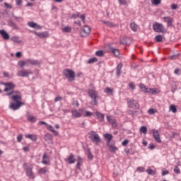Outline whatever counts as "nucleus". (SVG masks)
Wrapping results in <instances>:
<instances>
[{
    "instance_id": "15",
    "label": "nucleus",
    "mask_w": 181,
    "mask_h": 181,
    "mask_svg": "<svg viewBox=\"0 0 181 181\" xmlns=\"http://www.w3.org/2000/svg\"><path fill=\"white\" fill-rule=\"evenodd\" d=\"M28 26H29L30 28H33V29H37V30L42 29V27H40V25L33 21L28 22Z\"/></svg>"
},
{
    "instance_id": "59",
    "label": "nucleus",
    "mask_w": 181,
    "mask_h": 181,
    "mask_svg": "<svg viewBox=\"0 0 181 181\" xmlns=\"http://www.w3.org/2000/svg\"><path fill=\"white\" fill-rule=\"evenodd\" d=\"M62 96H57L54 98V102L57 103V101H62Z\"/></svg>"
},
{
    "instance_id": "12",
    "label": "nucleus",
    "mask_w": 181,
    "mask_h": 181,
    "mask_svg": "<svg viewBox=\"0 0 181 181\" xmlns=\"http://www.w3.org/2000/svg\"><path fill=\"white\" fill-rule=\"evenodd\" d=\"M3 85L6 86V88L4 90V91L5 93H8V91H9L11 90H13V88H15V86L13 85V83H11V82L4 83Z\"/></svg>"
},
{
    "instance_id": "64",
    "label": "nucleus",
    "mask_w": 181,
    "mask_h": 181,
    "mask_svg": "<svg viewBox=\"0 0 181 181\" xmlns=\"http://www.w3.org/2000/svg\"><path fill=\"white\" fill-rule=\"evenodd\" d=\"M144 170H145V168H144V167L137 168V171L138 172H144Z\"/></svg>"
},
{
    "instance_id": "63",
    "label": "nucleus",
    "mask_w": 181,
    "mask_h": 181,
    "mask_svg": "<svg viewBox=\"0 0 181 181\" xmlns=\"http://www.w3.org/2000/svg\"><path fill=\"white\" fill-rule=\"evenodd\" d=\"M171 9H173V11L177 9V4H172L171 5Z\"/></svg>"
},
{
    "instance_id": "21",
    "label": "nucleus",
    "mask_w": 181,
    "mask_h": 181,
    "mask_svg": "<svg viewBox=\"0 0 181 181\" xmlns=\"http://www.w3.org/2000/svg\"><path fill=\"white\" fill-rule=\"evenodd\" d=\"M102 22L103 23L106 25V26H107L108 28H114L115 26V24H114V23L112 22L105 21H102Z\"/></svg>"
},
{
    "instance_id": "17",
    "label": "nucleus",
    "mask_w": 181,
    "mask_h": 181,
    "mask_svg": "<svg viewBox=\"0 0 181 181\" xmlns=\"http://www.w3.org/2000/svg\"><path fill=\"white\" fill-rule=\"evenodd\" d=\"M67 163L71 165L76 162V158H74V155L73 153L70 154L69 157L66 160Z\"/></svg>"
},
{
    "instance_id": "47",
    "label": "nucleus",
    "mask_w": 181,
    "mask_h": 181,
    "mask_svg": "<svg viewBox=\"0 0 181 181\" xmlns=\"http://www.w3.org/2000/svg\"><path fill=\"white\" fill-rule=\"evenodd\" d=\"M93 153H91V151L90 149H88V158L90 160H93Z\"/></svg>"
},
{
    "instance_id": "51",
    "label": "nucleus",
    "mask_w": 181,
    "mask_h": 181,
    "mask_svg": "<svg viewBox=\"0 0 181 181\" xmlns=\"http://www.w3.org/2000/svg\"><path fill=\"white\" fill-rule=\"evenodd\" d=\"M22 139H23V135L19 134V135L17 136V142H21V141H22Z\"/></svg>"
},
{
    "instance_id": "5",
    "label": "nucleus",
    "mask_w": 181,
    "mask_h": 181,
    "mask_svg": "<svg viewBox=\"0 0 181 181\" xmlns=\"http://www.w3.org/2000/svg\"><path fill=\"white\" fill-rule=\"evenodd\" d=\"M30 74H33V72H32V70L30 69L26 71L21 70L17 72V76H18V77H29Z\"/></svg>"
},
{
    "instance_id": "38",
    "label": "nucleus",
    "mask_w": 181,
    "mask_h": 181,
    "mask_svg": "<svg viewBox=\"0 0 181 181\" xmlns=\"http://www.w3.org/2000/svg\"><path fill=\"white\" fill-rule=\"evenodd\" d=\"M156 42H162L163 40V36L162 35H158L155 37Z\"/></svg>"
},
{
    "instance_id": "3",
    "label": "nucleus",
    "mask_w": 181,
    "mask_h": 181,
    "mask_svg": "<svg viewBox=\"0 0 181 181\" xmlns=\"http://www.w3.org/2000/svg\"><path fill=\"white\" fill-rule=\"evenodd\" d=\"M89 139L92 142H95L96 144H98L101 142V139L100 138V136L95 133L94 131H91L90 133H88Z\"/></svg>"
},
{
    "instance_id": "57",
    "label": "nucleus",
    "mask_w": 181,
    "mask_h": 181,
    "mask_svg": "<svg viewBox=\"0 0 181 181\" xmlns=\"http://www.w3.org/2000/svg\"><path fill=\"white\" fill-rule=\"evenodd\" d=\"M148 114H149L150 115H153V114H155V110L154 109H149L148 110Z\"/></svg>"
},
{
    "instance_id": "36",
    "label": "nucleus",
    "mask_w": 181,
    "mask_h": 181,
    "mask_svg": "<svg viewBox=\"0 0 181 181\" xmlns=\"http://www.w3.org/2000/svg\"><path fill=\"white\" fill-rule=\"evenodd\" d=\"M140 132L141 134H146V132H148V129L146 128V127L145 126H142L141 128H140Z\"/></svg>"
},
{
    "instance_id": "29",
    "label": "nucleus",
    "mask_w": 181,
    "mask_h": 181,
    "mask_svg": "<svg viewBox=\"0 0 181 181\" xmlns=\"http://www.w3.org/2000/svg\"><path fill=\"white\" fill-rule=\"evenodd\" d=\"M121 69H122V65L118 64L117 66L116 76H119L121 75Z\"/></svg>"
},
{
    "instance_id": "40",
    "label": "nucleus",
    "mask_w": 181,
    "mask_h": 181,
    "mask_svg": "<svg viewBox=\"0 0 181 181\" xmlns=\"http://www.w3.org/2000/svg\"><path fill=\"white\" fill-rule=\"evenodd\" d=\"M47 172V168L45 167L39 170V173L41 175H45Z\"/></svg>"
},
{
    "instance_id": "23",
    "label": "nucleus",
    "mask_w": 181,
    "mask_h": 181,
    "mask_svg": "<svg viewBox=\"0 0 181 181\" xmlns=\"http://www.w3.org/2000/svg\"><path fill=\"white\" fill-rule=\"evenodd\" d=\"M48 158L49 157L47 156V154H44L42 156V163H43L44 165H47L49 163V161L47 160Z\"/></svg>"
},
{
    "instance_id": "8",
    "label": "nucleus",
    "mask_w": 181,
    "mask_h": 181,
    "mask_svg": "<svg viewBox=\"0 0 181 181\" xmlns=\"http://www.w3.org/2000/svg\"><path fill=\"white\" fill-rule=\"evenodd\" d=\"M127 103L130 108H135L136 110H138V108H139V103L134 99H129L127 100Z\"/></svg>"
},
{
    "instance_id": "41",
    "label": "nucleus",
    "mask_w": 181,
    "mask_h": 181,
    "mask_svg": "<svg viewBox=\"0 0 181 181\" xmlns=\"http://www.w3.org/2000/svg\"><path fill=\"white\" fill-rule=\"evenodd\" d=\"M139 88L142 90V91H144V93H146V91H148V88H146V86H145V85L141 83L139 85Z\"/></svg>"
},
{
    "instance_id": "42",
    "label": "nucleus",
    "mask_w": 181,
    "mask_h": 181,
    "mask_svg": "<svg viewBox=\"0 0 181 181\" xmlns=\"http://www.w3.org/2000/svg\"><path fill=\"white\" fill-rule=\"evenodd\" d=\"M52 136L51 134H45V141H52Z\"/></svg>"
},
{
    "instance_id": "2",
    "label": "nucleus",
    "mask_w": 181,
    "mask_h": 181,
    "mask_svg": "<svg viewBox=\"0 0 181 181\" xmlns=\"http://www.w3.org/2000/svg\"><path fill=\"white\" fill-rule=\"evenodd\" d=\"M63 74L66 77L68 81H74V78H76V73L71 69L64 70Z\"/></svg>"
},
{
    "instance_id": "27",
    "label": "nucleus",
    "mask_w": 181,
    "mask_h": 181,
    "mask_svg": "<svg viewBox=\"0 0 181 181\" xmlns=\"http://www.w3.org/2000/svg\"><path fill=\"white\" fill-rule=\"evenodd\" d=\"M105 139H107V144H110L112 139V135L110 134H105Z\"/></svg>"
},
{
    "instance_id": "16",
    "label": "nucleus",
    "mask_w": 181,
    "mask_h": 181,
    "mask_svg": "<svg viewBox=\"0 0 181 181\" xmlns=\"http://www.w3.org/2000/svg\"><path fill=\"white\" fill-rule=\"evenodd\" d=\"M88 93L90 98H95V97H98V93L93 89H89Z\"/></svg>"
},
{
    "instance_id": "37",
    "label": "nucleus",
    "mask_w": 181,
    "mask_h": 181,
    "mask_svg": "<svg viewBox=\"0 0 181 181\" xmlns=\"http://www.w3.org/2000/svg\"><path fill=\"white\" fill-rule=\"evenodd\" d=\"M96 62H98L97 58L95 57L90 58L88 60V64H91L93 63H95Z\"/></svg>"
},
{
    "instance_id": "4",
    "label": "nucleus",
    "mask_w": 181,
    "mask_h": 181,
    "mask_svg": "<svg viewBox=\"0 0 181 181\" xmlns=\"http://www.w3.org/2000/svg\"><path fill=\"white\" fill-rule=\"evenodd\" d=\"M153 29L154 32H156L157 33H162V32L165 30V27L161 23H155L153 25Z\"/></svg>"
},
{
    "instance_id": "49",
    "label": "nucleus",
    "mask_w": 181,
    "mask_h": 181,
    "mask_svg": "<svg viewBox=\"0 0 181 181\" xmlns=\"http://www.w3.org/2000/svg\"><path fill=\"white\" fill-rule=\"evenodd\" d=\"M120 43L122 45H128V42H127V38H122L120 40Z\"/></svg>"
},
{
    "instance_id": "9",
    "label": "nucleus",
    "mask_w": 181,
    "mask_h": 181,
    "mask_svg": "<svg viewBox=\"0 0 181 181\" xmlns=\"http://www.w3.org/2000/svg\"><path fill=\"white\" fill-rule=\"evenodd\" d=\"M26 66H40V62L36 59H27L26 60Z\"/></svg>"
},
{
    "instance_id": "53",
    "label": "nucleus",
    "mask_w": 181,
    "mask_h": 181,
    "mask_svg": "<svg viewBox=\"0 0 181 181\" xmlns=\"http://www.w3.org/2000/svg\"><path fill=\"white\" fill-rule=\"evenodd\" d=\"M79 18L81 19L83 23H86V16L84 14L79 16Z\"/></svg>"
},
{
    "instance_id": "35",
    "label": "nucleus",
    "mask_w": 181,
    "mask_h": 181,
    "mask_svg": "<svg viewBox=\"0 0 181 181\" xmlns=\"http://www.w3.org/2000/svg\"><path fill=\"white\" fill-rule=\"evenodd\" d=\"M47 129H49V131H51V132H53V134H54V135H57V132H56V130H54V129L53 128V127L52 125H47Z\"/></svg>"
},
{
    "instance_id": "11",
    "label": "nucleus",
    "mask_w": 181,
    "mask_h": 181,
    "mask_svg": "<svg viewBox=\"0 0 181 181\" xmlns=\"http://www.w3.org/2000/svg\"><path fill=\"white\" fill-rule=\"evenodd\" d=\"M83 111L84 109H80L79 111H78L77 110H71L72 117L74 118H80V117L83 115L81 112H83Z\"/></svg>"
},
{
    "instance_id": "54",
    "label": "nucleus",
    "mask_w": 181,
    "mask_h": 181,
    "mask_svg": "<svg viewBox=\"0 0 181 181\" xmlns=\"http://www.w3.org/2000/svg\"><path fill=\"white\" fill-rule=\"evenodd\" d=\"M177 56H179V54L171 55L170 59L171 60H175V59H177Z\"/></svg>"
},
{
    "instance_id": "10",
    "label": "nucleus",
    "mask_w": 181,
    "mask_h": 181,
    "mask_svg": "<svg viewBox=\"0 0 181 181\" xmlns=\"http://www.w3.org/2000/svg\"><path fill=\"white\" fill-rule=\"evenodd\" d=\"M91 32V28H90L89 26L85 25L81 32V35L84 37L86 36H88L90 35V33Z\"/></svg>"
},
{
    "instance_id": "39",
    "label": "nucleus",
    "mask_w": 181,
    "mask_h": 181,
    "mask_svg": "<svg viewBox=\"0 0 181 181\" xmlns=\"http://www.w3.org/2000/svg\"><path fill=\"white\" fill-rule=\"evenodd\" d=\"M109 151H110L111 152H115L117 151V147H115V146L114 145H109Z\"/></svg>"
},
{
    "instance_id": "43",
    "label": "nucleus",
    "mask_w": 181,
    "mask_h": 181,
    "mask_svg": "<svg viewBox=\"0 0 181 181\" xmlns=\"http://www.w3.org/2000/svg\"><path fill=\"white\" fill-rule=\"evenodd\" d=\"M107 119L108 122H110V124H114L115 122V119H114L110 116H107Z\"/></svg>"
},
{
    "instance_id": "30",
    "label": "nucleus",
    "mask_w": 181,
    "mask_h": 181,
    "mask_svg": "<svg viewBox=\"0 0 181 181\" xmlns=\"http://www.w3.org/2000/svg\"><path fill=\"white\" fill-rule=\"evenodd\" d=\"M146 93H151V94H158V89L156 88H148Z\"/></svg>"
},
{
    "instance_id": "32",
    "label": "nucleus",
    "mask_w": 181,
    "mask_h": 181,
    "mask_svg": "<svg viewBox=\"0 0 181 181\" xmlns=\"http://www.w3.org/2000/svg\"><path fill=\"white\" fill-rule=\"evenodd\" d=\"M25 138H28V139H31V141H36L37 139L36 136L32 134H26Z\"/></svg>"
},
{
    "instance_id": "46",
    "label": "nucleus",
    "mask_w": 181,
    "mask_h": 181,
    "mask_svg": "<svg viewBox=\"0 0 181 181\" xmlns=\"http://www.w3.org/2000/svg\"><path fill=\"white\" fill-rule=\"evenodd\" d=\"M26 66V60L25 61H19L18 62V66H20V67L23 68L24 66Z\"/></svg>"
},
{
    "instance_id": "33",
    "label": "nucleus",
    "mask_w": 181,
    "mask_h": 181,
    "mask_svg": "<svg viewBox=\"0 0 181 181\" xmlns=\"http://www.w3.org/2000/svg\"><path fill=\"white\" fill-rule=\"evenodd\" d=\"M62 32L65 33H70L71 32V28L69 26H66L62 29Z\"/></svg>"
},
{
    "instance_id": "52",
    "label": "nucleus",
    "mask_w": 181,
    "mask_h": 181,
    "mask_svg": "<svg viewBox=\"0 0 181 181\" xmlns=\"http://www.w3.org/2000/svg\"><path fill=\"white\" fill-rule=\"evenodd\" d=\"M146 172L148 175H155V171H153V170L148 168V170H146Z\"/></svg>"
},
{
    "instance_id": "14",
    "label": "nucleus",
    "mask_w": 181,
    "mask_h": 181,
    "mask_svg": "<svg viewBox=\"0 0 181 181\" xmlns=\"http://www.w3.org/2000/svg\"><path fill=\"white\" fill-rule=\"evenodd\" d=\"M0 35L4 40H9L11 38L9 34L5 30H0Z\"/></svg>"
},
{
    "instance_id": "45",
    "label": "nucleus",
    "mask_w": 181,
    "mask_h": 181,
    "mask_svg": "<svg viewBox=\"0 0 181 181\" xmlns=\"http://www.w3.org/2000/svg\"><path fill=\"white\" fill-rule=\"evenodd\" d=\"M77 18H80V13H74L71 16V19H77Z\"/></svg>"
},
{
    "instance_id": "6",
    "label": "nucleus",
    "mask_w": 181,
    "mask_h": 181,
    "mask_svg": "<svg viewBox=\"0 0 181 181\" xmlns=\"http://www.w3.org/2000/svg\"><path fill=\"white\" fill-rule=\"evenodd\" d=\"M23 168L25 169L26 175L28 176L29 179H35V175L33 174V172H32V168H29L27 164H24Z\"/></svg>"
},
{
    "instance_id": "13",
    "label": "nucleus",
    "mask_w": 181,
    "mask_h": 181,
    "mask_svg": "<svg viewBox=\"0 0 181 181\" xmlns=\"http://www.w3.org/2000/svg\"><path fill=\"white\" fill-rule=\"evenodd\" d=\"M31 33H33L34 35H35L38 37H40V39L47 37V36H49V33L47 32H44V33H39L35 32V31H31Z\"/></svg>"
},
{
    "instance_id": "20",
    "label": "nucleus",
    "mask_w": 181,
    "mask_h": 181,
    "mask_svg": "<svg viewBox=\"0 0 181 181\" xmlns=\"http://www.w3.org/2000/svg\"><path fill=\"white\" fill-rule=\"evenodd\" d=\"M104 91L106 94H108V95H112L114 94V90L111 89L110 87L105 88Z\"/></svg>"
},
{
    "instance_id": "18",
    "label": "nucleus",
    "mask_w": 181,
    "mask_h": 181,
    "mask_svg": "<svg viewBox=\"0 0 181 181\" xmlns=\"http://www.w3.org/2000/svg\"><path fill=\"white\" fill-rule=\"evenodd\" d=\"M107 47L110 49V51L113 54H115L116 57H118L119 56V51L118 49L111 47V45H110L107 46Z\"/></svg>"
},
{
    "instance_id": "19",
    "label": "nucleus",
    "mask_w": 181,
    "mask_h": 181,
    "mask_svg": "<svg viewBox=\"0 0 181 181\" xmlns=\"http://www.w3.org/2000/svg\"><path fill=\"white\" fill-rule=\"evenodd\" d=\"M95 114L100 122H103V121H104V114L100 113V112H95Z\"/></svg>"
},
{
    "instance_id": "22",
    "label": "nucleus",
    "mask_w": 181,
    "mask_h": 181,
    "mask_svg": "<svg viewBox=\"0 0 181 181\" xmlns=\"http://www.w3.org/2000/svg\"><path fill=\"white\" fill-rule=\"evenodd\" d=\"M165 22H167L168 26H172V21H173V19L170 17H164L163 18Z\"/></svg>"
},
{
    "instance_id": "7",
    "label": "nucleus",
    "mask_w": 181,
    "mask_h": 181,
    "mask_svg": "<svg viewBox=\"0 0 181 181\" xmlns=\"http://www.w3.org/2000/svg\"><path fill=\"white\" fill-rule=\"evenodd\" d=\"M151 132L153 134V137L154 138L156 142H158V144H161L162 140H160V136L159 135V131L153 129L151 130Z\"/></svg>"
},
{
    "instance_id": "44",
    "label": "nucleus",
    "mask_w": 181,
    "mask_h": 181,
    "mask_svg": "<svg viewBox=\"0 0 181 181\" xmlns=\"http://www.w3.org/2000/svg\"><path fill=\"white\" fill-rule=\"evenodd\" d=\"M95 54L98 57H102V56H104V52H103V50H99L95 52Z\"/></svg>"
},
{
    "instance_id": "60",
    "label": "nucleus",
    "mask_w": 181,
    "mask_h": 181,
    "mask_svg": "<svg viewBox=\"0 0 181 181\" xmlns=\"http://www.w3.org/2000/svg\"><path fill=\"white\" fill-rule=\"evenodd\" d=\"M128 142H129V141L125 139V140H124V141L122 142V145L123 146H127V145H128Z\"/></svg>"
},
{
    "instance_id": "56",
    "label": "nucleus",
    "mask_w": 181,
    "mask_h": 181,
    "mask_svg": "<svg viewBox=\"0 0 181 181\" xmlns=\"http://www.w3.org/2000/svg\"><path fill=\"white\" fill-rule=\"evenodd\" d=\"M22 0H16V5H17V6H22Z\"/></svg>"
},
{
    "instance_id": "24",
    "label": "nucleus",
    "mask_w": 181,
    "mask_h": 181,
    "mask_svg": "<svg viewBox=\"0 0 181 181\" xmlns=\"http://www.w3.org/2000/svg\"><path fill=\"white\" fill-rule=\"evenodd\" d=\"M8 25L9 26H11V28H13V29H16L18 30L19 29V28H18V25H16V23H15L13 21H12L11 20H10L8 21Z\"/></svg>"
},
{
    "instance_id": "58",
    "label": "nucleus",
    "mask_w": 181,
    "mask_h": 181,
    "mask_svg": "<svg viewBox=\"0 0 181 181\" xmlns=\"http://www.w3.org/2000/svg\"><path fill=\"white\" fill-rule=\"evenodd\" d=\"M91 115H93V112L88 111L85 112L84 117H91Z\"/></svg>"
},
{
    "instance_id": "50",
    "label": "nucleus",
    "mask_w": 181,
    "mask_h": 181,
    "mask_svg": "<svg viewBox=\"0 0 181 181\" xmlns=\"http://www.w3.org/2000/svg\"><path fill=\"white\" fill-rule=\"evenodd\" d=\"M174 173L177 175L180 174V169H179V167L175 166V168H174Z\"/></svg>"
},
{
    "instance_id": "48",
    "label": "nucleus",
    "mask_w": 181,
    "mask_h": 181,
    "mask_svg": "<svg viewBox=\"0 0 181 181\" xmlns=\"http://www.w3.org/2000/svg\"><path fill=\"white\" fill-rule=\"evenodd\" d=\"M151 4L153 5H159L160 4V0H151Z\"/></svg>"
},
{
    "instance_id": "1",
    "label": "nucleus",
    "mask_w": 181,
    "mask_h": 181,
    "mask_svg": "<svg viewBox=\"0 0 181 181\" xmlns=\"http://www.w3.org/2000/svg\"><path fill=\"white\" fill-rule=\"evenodd\" d=\"M11 100L14 101V103H11L9 105L10 110H13V111H16V110H19L22 105H25V103L21 102L22 101V95H13L11 97Z\"/></svg>"
},
{
    "instance_id": "55",
    "label": "nucleus",
    "mask_w": 181,
    "mask_h": 181,
    "mask_svg": "<svg viewBox=\"0 0 181 181\" xmlns=\"http://www.w3.org/2000/svg\"><path fill=\"white\" fill-rule=\"evenodd\" d=\"M119 5H127V0H118Z\"/></svg>"
},
{
    "instance_id": "31",
    "label": "nucleus",
    "mask_w": 181,
    "mask_h": 181,
    "mask_svg": "<svg viewBox=\"0 0 181 181\" xmlns=\"http://www.w3.org/2000/svg\"><path fill=\"white\" fill-rule=\"evenodd\" d=\"M28 121L30 122H36V117L33 115H28Z\"/></svg>"
},
{
    "instance_id": "26",
    "label": "nucleus",
    "mask_w": 181,
    "mask_h": 181,
    "mask_svg": "<svg viewBox=\"0 0 181 181\" xmlns=\"http://www.w3.org/2000/svg\"><path fill=\"white\" fill-rule=\"evenodd\" d=\"M169 110L170 111L173 112V114H175V112H177V108H176V106L175 105H170L169 106Z\"/></svg>"
},
{
    "instance_id": "61",
    "label": "nucleus",
    "mask_w": 181,
    "mask_h": 181,
    "mask_svg": "<svg viewBox=\"0 0 181 181\" xmlns=\"http://www.w3.org/2000/svg\"><path fill=\"white\" fill-rule=\"evenodd\" d=\"M166 175H169V170H165L164 171H162V176H165Z\"/></svg>"
},
{
    "instance_id": "34",
    "label": "nucleus",
    "mask_w": 181,
    "mask_h": 181,
    "mask_svg": "<svg viewBox=\"0 0 181 181\" xmlns=\"http://www.w3.org/2000/svg\"><path fill=\"white\" fill-rule=\"evenodd\" d=\"M97 98H98V97L91 98L92 100L90 102L91 105H97V104L98 103V100H97Z\"/></svg>"
},
{
    "instance_id": "28",
    "label": "nucleus",
    "mask_w": 181,
    "mask_h": 181,
    "mask_svg": "<svg viewBox=\"0 0 181 181\" xmlns=\"http://www.w3.org/2000/svg\"><path fill=\"white\" fill-rule=\"evenodd\" d=\"M11 39L12 42H15L16 43H22V40L19 39V37L13 36Z\"/></svg>"
},
{
    "instance_id": "62",
    "label": "nucleus",
    "mask_w": 181,
    "mask_h": 181,
    "mask_svg": "<svg viewBox=\"0 0 181 181\" xmlns=\"http://www.w3.org/2000/svg\"><path fill=\"white\" fill-rule=\"evenodd\" d=\"M129 87L130 88H132V90H135V85H134V83H130L129 84Z\"/></svg>"
},
{
    "instance_id": "25",
    "label": "nucleus",
    "mask_w": 181,
    "mask_h": 181,
    "mask_svg": "<svg viewBox=\"0 0 181 181\" xmlns=\"http://www.w3.org/2000/svg\"><path fill=\"white\" fill-rule=\"evenodd\" d=\"M130 28L133 32H136V30H138V25L135 23H132L130 24Z\"/></svg>"
}]
</instances>
